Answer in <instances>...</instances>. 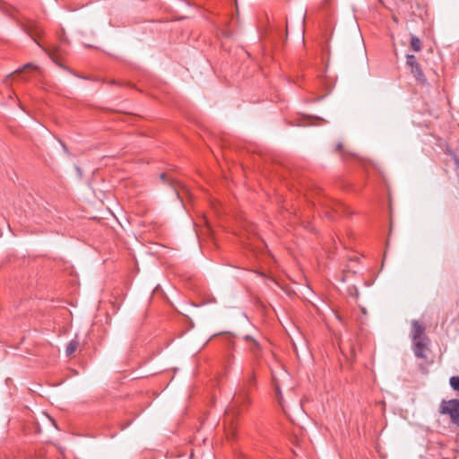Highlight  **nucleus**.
Returning <instances> with one entry per match:
<instances>
[{
  "mask_svg": "<svg viewBox=\"0 0 459 459\" xmlns=\"http://www.w3.org/2000/svg\"><path fill=\"white\" fill-rule=\"evenodd\" d=\"M439 413L449 416L451 424L459 428V399L442 400Z\"/></svg>",
  "mask_w": 459,
  "mask_h": 459,
  "instance_id": "obj_1",
  "label": "nucleus"
},
{
  "mask_svg": "<svg viewBox=\"0 0 459 459\" xmlns=\"http://www.w3.org/2000/svg\"><path fill=\"white\" fill-rule=\"evenodd\" d=\"M243 340L247 343V351L252 355L253 367L259 365L264 359V354L265 352V347L264 344L256 340L255 337L249 334L243 336Z\"/></svg>",
  "mask_w": 459,
  "mask_h": 459,
  "instance_id": "obj_2",
  "label": "nucleus"
},
{
  "mask_svg": "<svg viewBox=\"0 0 459 459\" xmlns=\"http://www.w3.org/2000/svg\"><path fill=\"white\" fill-rule=\"evenodd\" d=\"M406 65L410 68L411 74L417 81V82L425 85L428 81L424 74L423 70L420 67V65L418 63L417 58L414 55H407L406 56Z\"/></svg>",
  "mask_w": 459,
  "mask_h": 459,
  "instance_id": "obj_3",
  "label": "nucleus"
},
{
  "mask_svg": "<svg viewBox=\"0 0 459 459\" xmlns=\"http://www.w3.org/2000/svg\"><path fill=\"white\" fill-rule=\"evenodd\" d=\"M255 384V376L254 373H252L247 377V379L245 380L244 388L254 385ZM233 403L236 406L242 405V404H248L250 403V399H249L247 392L245 389L240 391L238 394H236L234 396Z\"/></svg>",
  "mask_w": 459,
  "mask_h": 459,
  "instance_id": "obj_4",
  "label": "nucleus"
},
{
  "mask_svg": "<svg viewBox=\"0 0 459 459\" xmlns=\"http://www.w3.org/2000/svg\"><path fill=\"white\" fill-rule=\"evenodd\" d=\"M428 341L427 337H424L422 340L413 341L412 351L418 359H427L425 351L428 349Z\"/></svg>",
  "mask_w": 459,
  "mask_h": 459,
  "instance_id": "obj_5",
  "label": "nucleus"
},
{
  "mask_svg": "<svg viewBox=\"0 0 459 459\" xmlns=\"http://www.w3.org/2000/svg\"><path fill=\"white\" fill-rule=\"evenodd\" d=\"M425 327L421 325L417 320L411 322V339L412 341L422 340L424 337Z\"/></svg>",
  "mask_w": 459,
  "mask_h": 459,
  "instance_id": "obj_6",
  "label": "nucleus"
},
{
  "mask_svg": "<svg viewBox=\"0 0 459 459\" xmlns=\"http://www.w3.org/2000/svg\"><path fill=\"white\" fill-rule=\"evenodd\" d=\"M345 211H346V207L344 204H342L341 203H334L333 206L331 207V211L326 210L325 215L329 220H334L336 214H342L345 212Z\"/></svg>",
  "mask_w": 459,
  "mask_h": 459,
  "instance_id": "obj_7",
  "label": "nucleus"
},
{
  "mask_svg": "<svg viewBox=\"0 0 459 459\" xmlns=\"http://www.w3.org/2000/svg\"><path fill=\"white\" fill-rule=\"evenodd\" d=\"M160 180H162L164 183H168L172 188L173 190L175 191L177 196H179V194L178 192V183L173 179V178H168V176L166 173H161L160 175Z\"/></svg>",
  "mask_w": 459,
  "mask_h": 459,
  "instance_id": "obj_8",
  "label": "nucleus"
},
{
  "mask_svg": "<svg viewBox=\"0 0 459 459\" xmlns=\"http://www.w3.org/2000/svg\"><path fill=\"white\" fill-rule=\"evenodd\" d=\"M79 346V342L76 341V340H72L68 342L67 346H66V350H65V354L66 356H71L72 354H74L75 352V351L77 350Z\"/></svg>",
  "mask_w": 459,
  "mask_h": 459,
  "instance_id": "obj_9",
  "label": "nucleus"
},
{
  "mask_svg": "<svg viewBox=\"0 0 459 459\" xmlns=\"http://www.w3.org/2000/svg\"><path fill=\"white\" fill-rule=\"evenodd\" d=\"M273 385H274L275 394H276L278 402L281 404V406L282 407V409H284L283 403H282V395H281V389H280V385H279V383L277 382V380H276V378H275L273 374Z\"/></svg>",
  "mask_w": 459,
  "mask_h": 459,
  "instance_id": "obj_10",
  "label": "nucleus"
},
{
  "mask_svg": "<svg viewBox=\"0 0 459 459\" xmlns=\"http://www.w3.org/2000/svg\"><path fill=\"white\" fill-rule=\"evenodd\" d=\"M411 48L415 52H419L421 50V41L420 39L416 36H411Z\"/></svg>",
  "mask_w": 459,
  "mask_h": 459,
  "instance_id": "obj_11",
  "label": "nucleus"
},
{
  "mask_svg": "<svg viewBox=\"0 0 459 459\" xmlns=\"http://www.w3.org/2000/svg\"><path fill=\"white\" fill-rule=\"evenodd\" d=\"M449 383H450L451 387L455 391H459V377H457V376L451 377L449 379Z\"/></svg>",
  "mask_w": 459,
  "mask_h": 459,
  "instance_id": "obj_12",
  "label": "nucleus"
},
{
  "mask_svg": "<svg viewBox=\"0 0 459 459\" xmlns=\"http://www.w3.org/2000/svg\"><path fill=\"white\" fill-rule=\"evenodd\" d=\"M29 69H30V70H37V69H38V66H37L36 65L32 64V63H27V64H25V65L22 66V68L16 70V71H15V73H16V74H20V73H22V71H24V70H29Z\"/></svg>",
  "mask_w": 459,
  "mask_h": 459,
  "instance_id": "obj_13",
  "label": "nucleus"
},
{
  "mask_svg": "<svg viewBox=\"0 0 459 459\" xmlns=\"http://www.w3.org/2000/svg\"><path fill=\"white\" fill-rule=\"evenodd\" d=\"M349 294L352 297H355L358 299L359 297V291L358 289L355 286L349 287L348 289Z\"/></svg>",
  "mask_w": 459,
  "mask_h": 459,
  "instance_id": "obj_14",
  "label": "nucleus"
},
{
  "mask_svg": "<svg viewBox=\"0 0 459 459\" xmlns=\"http://www.w3.org/2000/svg\"><path fill=\"white\" fill-rule=\"evenodd\" d=\"M49 57L53 60V62H55L57 65H59L60 67H63L65 69H66L65 66H63L57 60V58L56 57V56L53 54V53H49L48 54Z\"/></svg>",
  "mask_w": 459,
  "mask_h": 459,
  "instance_id": "obj_15",
  "label": "nucleus"
},
{
  "mask_svg": "<svg viewBox=\"0 0 459 459\" xmlns=\"http://www.w3.org/2000/svg\"><path fill=\"white\" fill-rule=\"evenodd\" d=\"M299 22H300V26H301V27H304V26H305V13H300L299 14Z\"/></svg>",
  "mask_w": 459,
  "mask_h": 459,
  "instance_id": "obj_16",
  "label": "nucleus"
},
{
  "mask_svg": "<svg viewBox=\"0 0 459 459\" xmlns=\"http://www.w3.org/2000/svg\"><path fill=\"white\" fill-rule=\"evenodd\" d=\"M58 39H59L60 41H65V30H61V32L58 33Z\"/></svg>",
  "mask_w": 459,
  "mask_h": 459,
  "instance_id": "obj_17",
  "label": "nucleus"
},
{
  "mask_svg": "<svg viewBox=\"0 0 459 459\" xmlns=\"http://www.w3.org/2000/svg\"><path fill=\"white\" fill-rule=\"evenodd\" d=\"M342 143H339L337 145H336V151L337 152H342Z\"/></svg>",
  "mask_w": 459,
  "mask_h": 459,
  "instance_id": "obj_18",
  "label": "nucleus"
},
{
  "mask_svg": "<svg viewBox=\"0 0 459 459\" xmlns=\"http://www.w3.org/2000/svg\"><path fill=\"white\" fill-rule=\"evenodd\" d=\"M29 35H30V38H31L35 42H37V44H38L39 47H41V45L37 41V39H36V36H35V35L30 34V33H29Z\"/></svg>",
  "mask_w": 459,
  "mask_h": 459,
  "instance_id": "obj_19",
  "label": "nucleus"
},
{
  "mask_svg": "<svg viewBox=\"0 0 459 459\" xmlns=\"http://www.w3.org/2000/svg\"><path fill=\"white\" fill-rule=\"evenodd\" d=\"M83 44L88 47V48H96L94 45L91 44V43H87V42H83Z\"/></svg>",
  "mask_w": 459,
  "mask_h": 459,
  "instance_id": "obj_20",
  "label": "nucleus"
},
{
  "mask_svg": "<svg viewBox=\"0 0 459 459\" xmlns=\"http://www.w3.org/2000/svg\"><path fill=\"white\" fill-rule=\"evenodd\" d=\"M334 203H335V202L331 201V202H330V204H326V207H327V206H329L330 208H331V207H333Z\"/></svg>",
  "mask_w": 459,
  "mask_h": 459,
  "instance_id": "obj_21",
  "label": "nucleus"
},
{
  "mask_svg": "<svg viewBox=\"0 0 459 459\" xmlns=\"http://www.w3.org/2000/svg\"><path fill=\"white\" fill-rule=\"evenodd\" d=\"M290 22H289V20H287L286 29H290Z\"/></svg>",
  "mask_w": 459,
  "mask_h": 459,
  "instance_id": "obj_22",
  "label": "nucleus"
},
{
  "mask_svg": "<svg viewBox=\"0 0 459 459\" xmlns=\"http://www.w3.org/2000/svg\"><path fill=\"white\" fill-rule=\"evenodd\" d=\"M336 317L338 318L339 321L342 322V318L340 316L337 315Z\"/></svg>",
  "mask_w": 459,
  "mask_h": 459,
  "instance_id": "obj_23",
  "label": "nucleus"
},
{
  "mask_svg": "<svg viewBox=\"0 0 459 459\" xmlns=\"http://www.w3.org/2000/svg\"><path fill=\"white\" fill-rule=\"evenodd\" d=\"M129 423H127L126 426L122 427V429H125L126 428V426H128Z\"/></svg>",
  "mask_w": 459,
  "mask_h": 459,
  "instance_id": "obj_24",
  "label": "nucleus"
},
{
  "mask_svg": "<svg viewBox=\"0 0 459 459\" xmlns=\"http://www.w3.org/2000/svg\"><path fill=\"white\" fill-rule=\"evenodd\" d=\"M41 48L47 52V54H49V51H47L46 48H44L42 46Z\"/></svg>",
  "mask_w": 459,
  "mask_h": 459,
  "instance_id": "obj_25",
  "label": "nucleus"
}]
</instances>
